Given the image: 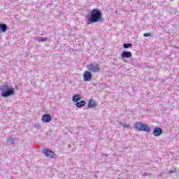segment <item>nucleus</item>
<instances>
[{"label":"nucleus","mask_w":179,"mask_h":179,"mask_svg":"<svg viewBox=\"0 0 179 179\" xmlns=\"http://www.w3.org/2000/svg\"><path fill=\"white\" fill-rule=\"evenodd\" d=\"M90 17L86 20L87 24H92V23H99L103 22V17L101 11L99 9H92L90 13Z\"/></svg>","instance_id":"f257e3e1"},{"label":"nucleus","mask_w":179,"mask_h":179,"mask_svg":"<svg viewBox=\"0 0 179 179\" xmlns=\"http://www.w3.org/2000/svg\"><path fill=\"white\" fill-rule=\"evenodd\" d=\"M0 90L2 97H9V96L15 94V90L9 86L8 83H5L3 85H1Z\"/></svg>","instance_id":"f03ea898"},{"label":"nucleus","mask_w":179,"mask_h":179,"mask_svg":"<svg viewBox=\"0 0 179 179\" xmlns=\"http://www.w3.org/2000/svg\"><path fill=\"white\" fill-rule=\"evenodd\" d=\"M134 128L135 129H137V131H143L144 132H150V127L141 122H136L134 124Z\"/></svg>","instance_id":"7ed1b4c3"},{"label":"nucleus","mask_w":179,"mask_h":179,"mask_svg":"<svg viewBox=\"0 0 179 179\" xmlns=\"http://www.w3.org/2000/svg\"><path fill=\"white\" fill-rule=\"evenodd\" d=\"M87 68L90 72H93L94 73L100 72V66L97 64H90L87 66Z\"/></svg>","instance_id":"20e7f679"},{"label":"nucleus","mask_w":179,"mask_h":179,"mask_svg":"<svg viewBox=\"0 0 179 179\" xmlns=\"http://www.w3.org/2000/svg\"><path fill=\"white\" fill-rule=\"evenodd\" d=\"M43 152L47 157H50V159H55V152L47 148H43Z\"/></svg>","instance_id":"39448f33"},{"label":"nucleus","mask_w":179,"mask_h":179,"mask_svg":"<svg viewBox=\"0 0 179 179\" xmlns=\"http://www.w3.org/2000/svg\"><path fill=\"white\" fill-rule=\"evenodd\" d=\"M83 76L85 82H90V80H92V78H93L92 73L87 71L84 72Z\"/></svg>","instance_id":"423d86ee"},{"label":"nucleus","mask_w":179,"mask_h":179,"mask_svg":"<svg viewBox=\"0 0 179 179\" xmlns=\"http://www.w3.org/2000/svg\"><path fill=\"white\" fill-rule=\"evenodd\" d=\"M163 134V130L160 127H155L152 131L154 136H160Z\"/></svg>","instance_id":"0eeeda50"},{"label":"nucleus","mask_w":179,"mask_h":179,"mask_svg":"<svg viewBox=\"0 0 179 179\" xmlns=\"http://www.w3.org/2000/svg\"><path fill=\"white\" fill-rule=\"evenodd\" d=\"M51 121V115L45 114L42 116V122L48 123Z\"/></svg>","instance_id":"6e6552de"},{"label":"nucleus","mask_w":179,"mask_h":179,"mask_svg":"<svg viewBox=\"0 0 179 179\" xmlns=\"http://www.w3.org/2000/svg\"><path fill=\"white\" fill-rule=\"evenodd\" d=\"M97 106V103L96 101L93 99H90L88 101V107L89 108H94V107Z\"/></svg>","instance_id":"1a4fd4ad"},{"label":"nucleus","mask_w":179,"mask_h":179,"mask_svg":"<svg viewBox=\"0 0 179 179\" xmlns=\"http://www.w3.org/2000/svg\"><path fill=\"white\" fill-rule=\"evenodd\" d=\"M132 57V52L128 51H123L122 52V58H131Z\"/></svg>","instance_id":"9d476101"},{"label":"nucleus","mask_w":179,"mask_h":179,"mask_svg":"<svg viewBox=\"0 0 179 179\" xmlns=\"http://www.w3.org/2000/svg\"><path fill=\"white\" fill-rule=\"evenodd\" d=\"M85 106H86V101H85L84 100L76 103V107H77L78 108L85 107Z\"/></svg>","instance_id":"9b49d317"},{"label":"nucleus","mask_w":179,"mask_h":179,"mask_svg":"<svg viewBox=\"0 0 179 179\" xmlns=\"http://www.w3.org/2000/svg\"><path fill=\"white\" fill-rule=\"evenodd\" d=\"M82 100V96H80V94H75L73 96V101H74V103H78V101Z\"/></svg>","instance_id":"f8f14e48"},{"label":"nucleus","mask_w":179,"mask_h":179,"mask_svg":"<svg viewBox=\"0 0 179 179\" xmlns=\"http://www.w3.org/2000/svg\"><path fill=\"white\" fill-rule=\"evenodd\" d=\"M0 28L1 29V31L5 33L6 30H8V27H6V24H0Z\"/></svg>","instance_id":"ddd939ff"},{"label":"nucleus","mask_w":179,"mask_h":179,"mask_svg":"<svg viewBox=\"0 0 179 179\" xmlns=\"http://www.w3.org/2000/svg\"><path fill=\"white\" fill-rule=\"evenodd\" d=\"M37 41H38L39 43H43L44 41H47V39L43 37H38Z\"/></svg>","instance_id":"4468645a"},{"label":"nucleus","mask_w":179,"mask_h":179,"mask_svg":"<svg viewBox=\"0 0 179 179\" xmlns=\"http://www.w3.org/2000/svg\"><path fill=\"white\" fill-rule=\"evenodd\" d=\"M7 142L13 145V143H15V139H13L12 137H10L8 138Z\"/></svg>","instance_id":"2eb2a0df"},{"label":"nucleus","mask_w":179,"mask_h":179,"mask_svg":"<svg viewBox=\"0 0 179 179\" xmlns=\"http://www.w3.org/2000/svg\"><path fill=\"white\" fill-rule=\"evenodd\" d=\"M123 47H124V48H129L132 47V44H131V43H124Z\"/></svg>","instance_id":"dca6fc26"},{"label":"nucleus","mask_w":179,"mask_h":179,"mask_svg":"<svg viewBox=\"0 0 179 179\" xmlns=\"http://www.w3.org/2000/svg\"><path fill=\"white\" fill-rule=\"evenodd\" d=\"M144 37H150V36H152L149 33H146L143 34Z\"/></svg>","instance_id":"f3484780"},{"label":"nucleus","mask_w":179,"mask_h":179,"mask_svg":"<svg viewBox=\"0 0 179 179\" xmlns=\"http://www.w3.org/2000/svg\"><path fill=\"white\" fill-rule=\"evenodd\" d=\"M173 173H176V171H173V170H171L169 171V174H173Z\"/></svg>","instance_id":"a211bd4d"},{"label":"nucleus","mask_w":179,"mask_h":179,"mask_svg":"<svg viewBox=\"0 0 179 179\" xmlns=\"http://www.w3.org/2000/svg\"><path fill=\"white\" fill-rule=\"evenodd\" d=\"M124 128H129V124H124Z\"/></svg>","instance_id":"6ab92c4d"},{"label":"nucleus","mask_w":179,"mask_h":179,"mask_svg":"<svg viewBox=\"0 0 179 179\" xmlns=\"http://www.w3.org/2000/svg\"><path fill=\"white\" fill-rule=\"evenodd\" d=\"M0 34H1V30H0Z\"/></svg>","instance_id":"aec40b11"}]
</instances>
